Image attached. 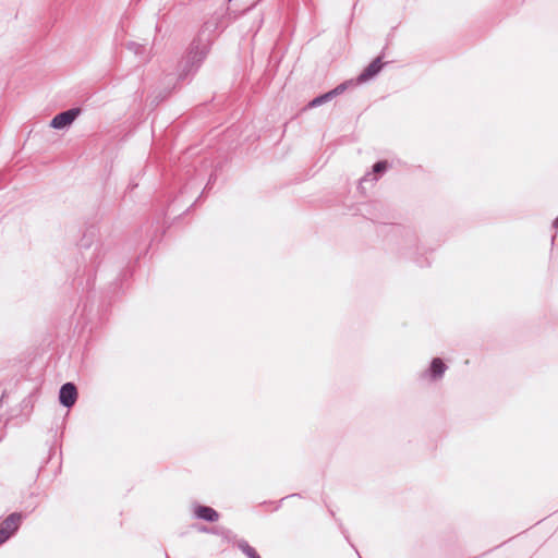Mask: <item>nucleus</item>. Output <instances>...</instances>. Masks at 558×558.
I'll return each mask as SVG.
<instances>
[{"instance_id": "nucleus-2", "label": "nucleus", "mask_w": 558, "mask_h": 558, "mask_svg": "<svg viewBox=\"0 0 558 558\" xmlns=\"http://www.w3.org/2000/svg\"><path fill=\"white\" fill-rule=\"evenodd\" d=\"M78 112H80L78 109H71V110H68V111L57 114L51 120V126L54 129H62L64 126L70 125L74 121V119L76 118Z\"/></svg>"}, {"instance_id": "nucleus-3", "label": "nucleus", "mask_w": 558, "mask_h": 558, "mask_svg": "<svg viewBox=\"0 0 558 558\" xmlns=\"http://www.w3.org/2000/svg\"><path fill=\"white\" fill-rule=\"evenodd\" d=\"M384 63L381 61V58H376L368 66L364 69V71L359 75L356 82L359 84L364 83L371 78H373L376 74L379 73L381 70Z\"/></svg>"}, {"instance_id": "nucleus-8", "label": "nucleus", "mask_w": 558, "mask_h": 558, "mask_svg": "<svg viewBox=\"0 0 558 558\" xmlns=\"http://www.w3.org/2000/svg\"><path fill=\"white\" fill-rule=\"evenodd\" d=\"M446 371V365L442 360L436 357L432 361L430 364V375L433 378H439Z\"/></svg>"}, {"instance_id": "nucleus-10", "label": "nucleus", "mask_w": 558, "mask_h": 558, "mask_svg": "<svg viewBox=\"0 0 558 558\" xmlns=\"http://www.w3.org/2000/svg\"><path fill=\"white\" fill-rule=\"evenodd\" d=\"M388 167L387 161H378L374 165L373 170L376 173L384 172Z\"/></svg>"}, {"instance_id": "nucleus-9", "label": "nucleus", "mask_w": 558, "mask_h": 558, "mask_svg": "<svg viewBox=\"0 0 558 558\" xmlns=\"http://www.w3.org/2000/svg\"><path fill=\"white\" fill-rule=\"evenodd\" d=\"M239 548L248 557V558H257L259 555L257 551L251 547L246 542L239 543Z\"/></svg>"}, {"instance_id": "nucleus-12", "label": "nucleus", "mask_w": 558, "mask_h": 558, "mask_svg": "<svg viewBox=\"0 0 558 558\" xmlns=\"http://www.w3.org/2000/svg\"><path fill=\"white\" fill-rule=\"evenodd\" d=\"M257 558H260L259 556Z\"/></svg>"}, {"instance_id": "nucleus-6", "label": "nucleus", "mask_w": 558, "mask_h": 558, "mask_svg": "<svg viewBox=\"0 0 558 558\" xmlns=\"http://www.w3.org/2000/svg\"><path fill=\"white\" fill-rule=\"evenodd\" d=\"M345 88H347V84H341V85L337 86L335 89H332L319 97H316L315 99H313L311 101L310 105L312 107L318 106V105L323 104L324 101H327L328 99H330L332 96L341 94Z\"/></svg>"}, {"instance_id": "nucleus-4", "label": "nucleus", "mask_w": 558, "mask_h": 558, "mask_svg": "<svg viewBox=\"0 0 558 558\" xmlns=\"http://www.w3.org/2000/svg\"><path fill=\"white\" fill-rule=\"evenodd\" d=\"M194 513L197 518L203 519L205 521L215 522L219 519L218 512L207 506H197L194 509Z\"/></svg>"}, {"instance_id": "nucleus-5", "label": "nucleus", "mask_w": 558, "mask_h": 558, "mask_svg": "<svg viewBox=\"0 0 558 558\" xmlns=\"http://www.w3.org/2000/svg\"><path fill=\"white\" fill-rule=\"evenodd\" d=\"M22 517L19 513L10 514L2 523L1 526L5 532L12 535L20 526Z\"/></svg>"}, {"instance_id": "nucleus-1", "label": "nucleus", "mask_w": 558, "mask_h": 558, "mask_svg": "<svg viewBox=\"0 0 558 558\" xmlns=\"http://www.w3.org/2000/svg\"><path fill=\"white\" fill-rule=\"evenodd\" d=\"M59 399L64 407H72L77 399L76 387L71 383L64 384L60 389Z\"/></svg>"}, {"instance_id": "nucleus-11", "label": "nucleus", "mask_w": 558, "mask_h": 558, "mask_svg": "<svg viewBox=\"0 0 558 558\" xmlns=\"http://www.w3.org/2000/svg\"><path fill=\"white\" fill-rule=\"evenodd\" d=\"M11 535L5 532L2 527H0V545L4 543Z\"/></svg>"}, {"instance_id": "nucleus-7", "label": "nucleus", "mask_w": 558, "mask_h": 558, "mask_svg": "<svg viewBox=\"0 0 558 558\" xmlns=\"http://www.w3.org/2000/svg\"><path fill=\"white\" fill-rule=\"evenodd\" d=\"M345 88H347V84H341V85L337 86L335 89H332L319 97H316L315 99H313L311 101L310 105L312 107L318 106V105L323 104L324 101H327L328 99H330L332 96L341 94Z\"/></svg>"}]
</instances>
